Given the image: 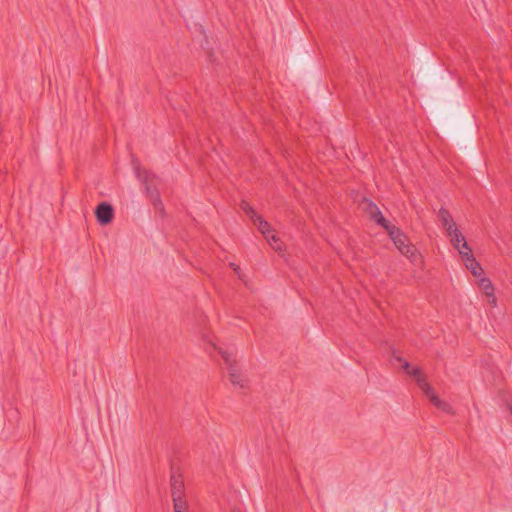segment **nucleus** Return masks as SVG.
<instances>
[{
	"instance_id": "f03ea898",
	"label": "nucleus",
	"mask_w": 512,
	"mask_h": 512,
	"mask_svg": "<svg viewBox=\"0 0 512 512\" xmlns=\"http://www.w3.org/2000/svg\"><path fill=\"white\" fill-rule=\"evenodd\" d=\"M384 229L401 254L409 258L412 262L418 260L419 255L415 246L410 243L408 237L398 227L390 223L387 228Z\"/></svg>"
},
{
	"instance_id": "20e7f679",
	"label": "nucleus",
	"mask_w": 512,
	"mask_h": 512,
	"mask_svg": "<svg viewBox=\"0 0 512 512\" xmlns=\"http://www.w3.org/2000/svg\"><path fill=\"white\" fill-rule=\"evenodd\" d=\"M358 206L363 213L382 228H387L390 224V222L383 216L379 207L369 199L363 198L359 201Z\"/></svg>"
},
{
	"instance_id": "1a4fd4ad",
	"label": "nucleus",
	"mask_w": 512,
	"mask_h": 512,
	"mask_svg": "<svg viewBox=\"0 0 512 512\" xmlns=\"http://www.w3.org/2000/svg\"><path fill=\"white\" fill-rule=\"evenodd\" d=\"M183 489L184 484L180 477L173 475L171 477V492H172V498H175V496H182L183 497Z\"/></svg>"
},
{
	"instance_id": "0eeeda50",
	"label": "nucleus",
	"mask_w": 512,
	"mask_h": 512,
	"mask_svg": "<svg viewBox=\"0 0 512 512\" xmlns=\"http://www.w3.org/2000/svg\"><path fill=\"white\" fill-rule=\"evenodd\" d=\"M135 174L140 181L146 184V190L151 194V199H153L154 202L159 201L158 194L154 195V193L150 191V186L148 184L152 174L146 170H141L139 167H135Z\"/></svg>"
},
{
	"instance_id": "7ed1b4c3",
	"label": "nucleus",
	"mask_w": 512,
	"mask_h": 512,
	"mask_svg": "<svg viewBox=\"0 0 512 512\" xmlns=\"http://www.w3.org/2000/svg\"><path fill=\"white\" fill-rule=\"evenodd\" d=\"M438 219L442 227L446 230L447 236L450 238L453 247H459V243L463 240V235L458 230L449 211L445 208H440L438 211Z\"/></svg>"
},
{
	"instance_id": "f3484780",
	"label": "nucleus",
	"mask_w": 512,
	"mask_h": 512,
	"mask_svg": "<svg viewBox=\"0 0 512 512\" xmlns=\"http://www.w3.org/2000/svg\"><path fill=\"white\" fill-rule=\"evenodd\" d=\"M230 266L233 268L234 272L236 273V275L238 276V278L245 284L247 285L248 282H247V279H246V276L242 273L241 269L239 266H237L236 264L234 263H231Z\"/></svg>"
},
{
	"instance_id": "2eb2a0df",
	"label": "nucleus",
	"mask_w": 512,
	"mask_h": 512,
	"mask_svg": "<svg viewBox=\"0 0 512 512\" xmlns=\"http://www.w3.org/2000/svg\"><path fill=\"white\" fill-rule=\"evenodd\" d=\"M269 238H270V241H268V243L270 244V246L275 251L281 252L282 251V242L280 241V239L274 233L270 234Z\"/></svg>"
},
{
	"instance_id": "9b49d317",
	"label": "nucleus",
	"mask_w": 512,
	"mask_h": 512,
	"mask_svg": "<svg viewBox=\"0 0 512 512\" xmlns=\"http://www.w3.org/2000/svg\"><path fill=\"white\" fill-rule=\"evenodd\" d=\"M430 401L439 410H442L446 413H452V407L447 402L441 400L436 394L432 395Z\"/></svg>"
},
{
	"instance_id": "39448f33",
	"label": "nucleus",
	"mask_w": 512,
	"mask_h": 512,
	"mask_svg": "<svg viewBox=\"0 0 512 512\" xmlns=\"http://www.w3.org/2000/svg\"><path fill=\"white\" fill-rule=\"evenodd\" d=\"M403 369L407 374L415 378L418 387L429 399L435 394L433 388L427 382L426 377L421 373L418 367L411 368L408 362H404Z\"/></svg>"
},
{
	"instance_id": "4468645a",
	"label": "nucleus",
	"mask_w": 512,
	"mask_h": 512,
	"mask_svg": "<svg viewBox=\"0 0 512 512\" xmlns=\"http://www.w3.org/2000/svg\"><path fill=\"white\" fill-rule=\"evenodd\" d=\"M173 503L175 512H187L188 505L182 496H175V498H173Z\"/></svg>"
},
{
	"instance_id": "6e6552de",
	"label": "nucleus",
	"mask_w": 512,
	"mask_h": 512,
	"mask_svg": "<svg viewBox=\"0 0 512 512\" xmlns=\"http://www.w3.org/2000/svg\"><path fill=\"white\" fill-rule=\"evenodd\" d=\"M257 226L259 231L263 234L267 241H270L269 235L273 233L268 222L264 221L259 215L251 219Z\"/></svg>"
},
{
	"instance_id": "dca6fc26",
	"label": "nucleus",
	"mask_w": 512,
	"mask_h": 512,
	"mask_svg": "<svg viewBox=\"0 0 512 512\" xmlns=\"http://www.w3.org/2000/svg\"><path fill=\"white\" fill-rule=\"evenodd\" d=\"M241 208L251 219H254V217L257 215L255 210L247 202H243Z\"/></svg>"
},
{
	"instance_id": "423d86ee",
	"label": "nucleus",
	"mask_w": 512,
	"mask_h": 512,
	"mask_svg": "<svg viewBox=\"0 0 512 512\" xmlns=\"http://www.w3.org/2000/svg\"><path fill=\"white\" fill-rule=\"evenodd\" d=\"M95 216L101 225L109 224L114 217L113 207L106 202H102L96 207Z\"/></svg>"
},
{
	"instance_id": "9d476101",
	"label": "nucleus",
	"mask_w": 512,
	"mask_h": 512,
	"mask_svg": "<svg viewBox=\"0 0 512 512\" xmlns=\"http://www.w3.org/2000/svg\"><path fill=\"white\" fill-rule=\"evenodd\" d=\"M479 286L488 297L492 298V303L495 304L496 298L494 297V287L491 281L488 278H481Z\"/></svg>"
},
{
	"instance_id": "a211bd4d",
	"label": "nucleus",
	"mask_w": 512,
	"mask_h": 512,
	"mask_svg": "<svg viewBox=\"0 0 512 512\" xmlns=\"http://www.w3.org/2000/svg\"><path fill=\"white\" fill-rule=\"evenodd\" d=\"M393 358H394L397 362L402 363V365H403V364H404V362H405L401 356L396 355L395 353L393 354Z\"/></svg>"
},
{
	"instance_id": "f8f14e48",
	"label": "nucleus",
	"mask_w": 512,
	"mask_h": 512,
	"mask_svg": "<svg viewBox=\"0 0 512 512\" xmlns=\"http://www.w3.org/2000/svg\"><path fill=\"white\" fill-rule=\"evenodd\" d=\"M461 242H462L463 248L466 249V252L460 251V255H461L463 261L466 264V263L470 262V260H474L475 257H474V255L472 253V249L467 244V241L465 240L464 236H463V240H461Z\"/></svg>"
},
{
	"instance_id": "aec40b11",
	"label": "nucleus",
	"mask_w": 512,
	"mask_h": 512,
	"mask_svg": "<svg viewBox=\"0 0 512 512\" xmlns=\"http://www.w3.org/2000/svg\"><path fill=\"white\" fill-rule=\"evenodd\" d=\"M509 409H510V412H511V414H512V406H510V407H509Z\"/></svg>"
},
{
	"instance_id": "f257e3e1",
	"label": "nucleus",
	"mask_w": 512,
	"mask_h": 512,
	"mask_svg": "<svg viewBox=\"0 0 512 512\" xmlns=\"http://www.w3.org/2000/svg\"><path fill=\"white\" fill-rule=\"evenodd\" d=\"M202 341L205 345L204 349L208 353H211L212 351H218L219 354L222 356L227 366L231 384L236 388L246 387L247 379L245 375L242 374L238 366L235 364L233 353L231 351L223 350L221 347H218L216 343L213 341L212 337L206 333L202 335Z\"/></svg>"
},
{
	"instance_id": "6ab92c4d",
	"label": "nucleus",
	"mask_w": 512,
	"mask_h": 512,
	"mask_svg": "<svg viewBox=\"0 0 512 512\" xmlns=\"http://www.w3.org/2000/svg\"><path fill=\"white\" fill-rule=\"evenodd\" d=\"M454 248L457 249L459 253H460V251L466 252V249H464L462 246V242L459 243V247H454Z\"/></svg>"
},
{
	"instance_id": "ddd939ff",
	"label": "nucleus",
	"mask_w": 512,
	"mask_h": 512,
	"mask_svg": "<svg viewBox=\"0 0 512 512\" xmlns=\"http://www.w3.org/2000/svg\"><path fill=\"white\" fill-rule=\"evenodd\" d=\"M465 266L475 277H479L483 273V269L476 259L470 260Z\"/></svg>"
}]
</instances>
